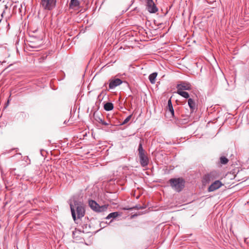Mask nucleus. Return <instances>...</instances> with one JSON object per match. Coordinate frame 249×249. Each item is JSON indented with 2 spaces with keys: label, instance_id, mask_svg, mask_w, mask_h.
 Here are the masks:
<instances>
[{
  "label": "nucleus",
  "instance_id": "obj_10",
  "mask_svg": "<svg viewBox=\"0 0 249 249\" xmlns=\"http://www.w3.org/2000/svg\"><path fill=\"white\" fill-rule=\"evenodd\" d=\"M122 83V81L119 78H116L113 80H110L109 83V88L113 89L117 86L120 85Z\"/></svg>",
  "mask_w": 249,
  "mask_h": 249
},
{
  "label": "nucleus",
  "instance_id": "obj_12",
  "mask_svg": "<svg viewBox=\"0 0 249 249\" xmlns=\"http://www.w3.org/2000/svg\"><path fill=\"white\" fill-rule=\"evenodd\" d=\"M188 104L192 112H193L196 109V105L195 101L192 98H189L188 100Z\"/></svg>",
  "mask_w": 249,
  "mask_h": 249
},
{
  "label": "nucleus",
  "instance_id": "obj_18",
  "mask_svg": "<svg viewBox=\"0 0 249 249\" xmlns=\"http://www.w3.org/2000/svg\"><path fill=\"white\" fill-rule=\"evenodd\" d=\"M79 2L78 0H71L70 2V5L76 7L79 6Z\"/></svg>",
  "mask_w": 249,
  "mask_h": 249
},
{
  "label": "nucleus",
  "instance_id": "obj_21",
  "mask_svg": "<svg viewBox=\"0 0 249 249\" xmlns=\"http://www.w3.org/2000/svg\"><path fill=\"white\" fill-rule=\"evenodd\" d=\"M131 118V116L129 115L128 117H126V118L123 121L122 124H126L130 119Z\"/></svg>",
  "mask_w": 249,
  "mask_h": 249
},
{
  "label": "nucleus",
  "instance_id": "obj_1",
  "mask_svg": "<svg viewBox=\"0 0 249 249\" xmlns=\"http://www.w3.org/2000/svg\"><path fill=\"white\" fill-rule=\"evenodd\" d=\"M70 208L72 218L74 221L76 219H81L85 214V209L83 203L76 200L70 204Z\"/></svg>",
  "mask_w": 249,
  "mask_h": 249
},
{
  "label": "nucleus",
  "instance_id": "obj_9",
  "mask_svg": "<svg viewBox=\"0 0 249 249\" xmlns=\"http://www.w3.org/2000/svg\"><path fill=\"white\" fill-rule=\"evenodd\" d=\"M223 185L220 181L218 180H215L209 187L208 191L210 192L214 191L221 187Z\"/></svg>",
  "mask_w": 249,
  "mask_h": 249
},
{
  "label": "nucleus",
  "instance_id": "obj_2",
  "mask_svg": "<svg viewBox=\"0 0 249 249\" xmlns=\"http://www.w3.org/2000/svg\"><path fill=\"white\" fill-rule=\"evenodd\" d=\"M169 182L172 188L178 192H180L184 187L185 181L182 178H173Z\"/></svg>",
  "mask_w": 249,
  "mask_h": 249
},
{
  "label": "nucleus",
  "instance_id": "obj_20",
  "mask_svg": "<svg viewBox=\"0 0 249 249\" xmlns=\"http://www.w3.org/2000/svg\"><path fill=\"white\" fill-rule=\"evenodd\" d=\"M228 162V160L225 157H222L220 158V162L222 164H225Z\"/></svg>",
  "mask_w": 249,
  "mask_h": 249
},
{
  "label": "nucleus",
  "instance_id": "obj_22",
  "mask_svg": "<svg viewBox=\"0 0 249 249\" xmlns=\"http://www.w3.org/2000/svg\"><path fill=\"white\" fill-rule=\"evenodd\" d=\"M30 42H31V44H30L29 45L32 48H37L39 46L38 45H36L34 44L33 41H30Z\"/></svg>",
  "mask_w": 249,
  "mask_h": 249
},
{
  "label": "nucleus",
  "instance_id": "obj_23",
  "mask_svg": "<svg viewBox=\"0 0 249 249\" xmlns=\"http://www.w3.org/2000/svg\"><path fill=\"white\" fill-rule=\"evenodd\" d=\"M77 233H80V231H74L73 232V234H73V238H76L75 235H76V234Z\"/></svg>",
  "mask_w": 249,
  "mask_h": 249
},
{
  "label": "nucleus",
  "instance_id": "obj_6",
  "mask_svg": "<svg viewBox=\"0 0 249 249\" xmlns=\"http://www.w3.org/2000/svg\"><path fill=\"white\" fill-rule=\"evenodd\" d=\"M146 9L150 13H155L158 11L156 4L153 0H146Z\"/></svg>",
  "mask_w": 249,
  "mask_h": 249
},
{
  "label": "nucleus",
  "instance_id": "obj_8",
  "mask_svg": "<svg viewBox=\"0 0 249 249\" xmlns=\"http://www.w3.org/2000/svg\"><path fill=\"white\" fill-rule=\"evenodd\" d=\"M177 90H189L191 89V85L190 83L182 82L177 86Z\"/></svg>",
  "mask_w": 249,
  "mask_h": 249
},
{
  "label": "nucleus",
  "instance_id": "obj_13",
  "mask_svg": "<svg viewBox=\"0 0 249 249\" xmlns=\"http://www.w3.org/2000/svg\"><path fill=\"white\" fill-rule=\"evenodd\" d=\"M157 72H153L149 75V80L150 83L152 84H155L156 82V78L157 76Z\"/></svg>",
  "mask_w": 249,
  "mask_h": 249
},
{
  "label": "nucleus",
  "instance_id": "obj_16",
  "mask_svg": "<svg viewBox=\"0 0 249 249\" xmlns=\"http://www.w3.org/2000/svg\"><path fill=\"white\" fill-rule=\"evenodd\" d=\"M118 215H119V213L118 212H113V213H110L107 217H106V219H110V218H115L116 217H117Z\"/></svg>",
  "mask_w": 249,
  "mask_h": 249
},
{
  "label": "nucleus",
  "instance_id": "obj_3",
  "mask_svg": "<svg viewBox=\"0 0 249 249\" xmlns=\"http://www.w3.org/2000/svg\"><path fill=\"white\" fill-rule=\"evenodd\" d=\"M56 0H40V6L45 10L51 11L56 6Z\"/></svg>",
  "mask_w": 249,
  "mask_h": 249
},
{
  "label": "nucleus",
  "instance_id": "obj_5",
  "mask_svg": "<svg viewBox=\"0 0 249 249\" xmlns=\"http://www.w3.org/2000/svg\"><path fill=\"white\" fill-rule=\"evenodd\" d=\"M219 176V174L217 171H212L210 173L204 176L203 179V182L205 183H209L217 178Z\"/></svg>",
  "mask_w": 249,
  "mask_h": 249
},
{
  "label": "nucleus",
  "instance_id": "obj_14",
  "mask_svg": "<svg viewBox=\"0 0 249 249\" xmlns=\"http://www.w3.org/2000/svg\"><path fill=\"white\" fill-rule=\"evenodd\" d=\"M177 93L186 99L189 98V94L186 91H184L183 90H177Z\"/></svg>",
  "mask_w": 249,
  "mask_h": 249
},
{
  "label": "nucleus",
  "instance_id": "obj_15",
  "mask_svg": "<svg viewBox=\"0 0 249 249\" xmlns=\"http://www.w3.org/2000/svg\"><path fill=\"white\" fill-rule=\"evenodd\" d=\"M104 108L106 111H110L113 108V105L111 103H107L104 105Z\"/></svg>",
  "mask_w": 249,
  "mask_h": 249
},
{
  "label": "nucleus",
  "instance_id": "obj_19",
  "mask_svg": "<svg viewBox=\"0 0 249 249\" xmlns=\"http://www.w3.org/2000/svg\"><path fill=\"white\" fill-rule=\"evenodd\" d=\"M138 151H139V155L144 153V150L142 148V143H140L139 144V147H138Z\"/></svg>",
  "mask_w": 249,
  "mask_h": 249
},
{
  "label": "nucleus",
  "instance_id": "obj_11",
  "mask_svg": "<svg viewBox=\"0 0 249 249\" xmlns=\"http://www.w3.org/2000/svg\"><path fill=\"white\" fill-rule=\"evenodd\" d=\"M140 157V161L141 165L142 167H145L148 164L149 160L145 154L139 155Z\"/></svg>",
  "mask_w": 249,
  "mask_h": 249
},
{
  "label": "nucleus",
  "instance_id": "obj_7",
  "mask_svg": "<svg viewBox=\"0 0 249 249\" xmlns=\"http://www.w3.org/2000/svg\"><path fill=\"white\" fill-rule=\"evenodd\" d=\"M93 117L96 121L103 125H108L109 124V123L106 122L103 120L104 116L100 113H97L95 111L93 113Z\"/></svg>",
  "mask_w": 249,
  "mask_h": 249
},
{
  "label": "nucleus",
  "instance_id": "obj_17",
  "mask_svg": "<svg viewBox=\"0 0 249 249\" xmlns=\"http://www.w3.org/2000/svg\"><path fill=\"white\" fill-rule=\"evenodd\" d=\"M168 107L169 111L171 112L172 116H174V109L172 105L171 101V100H168Z\"/></svg>",
  "mask_w": 249,
  "mask_h": 249
},
{
  "label": "nucleus",
  "instance_id": "obj_4",
  "mask_svg": "<svg viewBox=\"0 0 249 249\" xmlns=\"http://www.w3.org/2000/svg\"><path fill=\"white\" fill-rule=\"evenodd\" d=\"M89 204L92 210L97 212H104L107 210L108 207V205H106L101 206L96 201L92 200L89 201Z\"/></svg>",
  "mask_w": 249,
  "mask_h": 249
}]
</instances>
